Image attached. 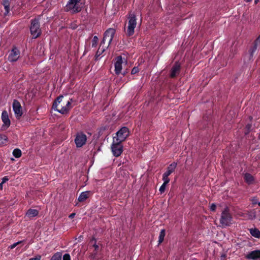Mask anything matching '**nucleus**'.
<instances>
[{"instance_id":"f257e3e1","label":"nucleus","mask_w":260,"mask_h":260,"mask_svg":"<svg viewBox=\"0 0 260 260\" xmlns=\"http://www.w3.org/2000/svg\"><path fill=\"white\" fill-rule=\"evenodd\" d=\"M72 99L68 100L63 95L58 96L54 102L52 108L62 114L67 113L71 109Z\"/></svg>"},{"instance_id":"f03ea898","label":"nucleus","mask_w":260,"mask_h":260,"mask_svg":"<svg viewBox=\"0 0 260 260\" xmlns=\"http://www.w3.org/2000/svg\"><path fill=\"white\" fill-rule=\"evenodd\" d=\"M84 4L83 0H69L66 9L67 11H71L72 13L79 12L83 7Z\"/></svg>"},{"instance_id":"7ed1b4c3","label":"nucleus","mask_w":260,"mask_h":260,"mask_svg":"<svg viewBox=\"0 0 260 260\" xmlns=\"http://www.w3.org/2000/svg\"><path fill=\"white\" fill-rule=\"evenodd\" d=\"M127 26L125 28V32L127 36H132L135 32L137 25V19L134 14H130L128 18Z\"/></svg>"},{"instance_id":"20e7f679","label":"nucleus","mask_w":260,"mask_h":260,"mask_svg":"<svg viewBox=\"0 0 260 260\" xmlns=\"http://www.w3.org/2000/svg\"><path fill=\"white\" fill-rule=\"evenodd\" d=\"M233 217L230 213L229 209L226 208L222 212L220 223L222 226H230L232 224Z\"/></svg>"},{"instance_id":"39448f33","label":"nucleus","mask_w":260,"mask_h":260,"mask_svg":"<svg viewBox=\"0 0 260 260\" xmlns=\"http://www.w3.org/2000/svg\"><path fill=\"white\" fill-rule=\"evenodd\" d=\"M30 31L33 38H37L40 36L41 30L40 27L39 18H35L31 20Z\"/></svg>"},{"instance_id":"423d86ee","label":"nucleus","mask_w":260,"mask_h":260,"mask_svg":"<svg viewBox=\"0 0 260 260\" xmlns=\"http://www.w3.org/2000/svg\"><path fill=\"white\" fill-rule=\"evenodd\" d=\"M111 151L114 156L118 157L120 156L123 152V146L121 142L113 139Z\"/></svg>"},{"instance_id":"0eeeda50","label":"nucleus","mask_w":260,"mask_h":260,"mask_svg":"<svg viewBox=\"0 0 260 260\" xmlns=\"http://www.w3.org/2000/svg\"><path fill=\"white\" fill-rule=\"evenodd\" d=\"M129 135L128 129L126 127H122L116 133V137L113 139L122 142L124 141Z\"/></svg>"},{"instance_id":"6e6552de","label":"nucleus","mask_w":260,"mask_h":260,"mask_svg":"<svg viewBox=\"0 0 260 260\" xmlns=\"http://www.w3.org/2000/svg\"><path fill=\"white\" fill-rule=\"evenodd\" d=\"M115 34V29L113 28H109L105 32L102 44H105L106 40H108V46L112 42L114 36Z\"/></svg>"},{"instance_id":"1a4fd4ad","label":"nucleus","mask_w":260,"mask_h":260,"mask_svg":"<svg viewBox=\"0 0 260 260\" xmlns=\"http://www.w3.org/2000/svg\"><path fill=\"white\" fill-rule=\"evenodd\" d=\"M20 56V52L18 49L14 47L10 52L8 59L10 62H15L19 59Z\"/></svg>"},{"instance_id":"9d476101","label":"nucleus","mask_w":260,"mask_h":260,"mask_svg":"<svg viewBox=\"0 0 260 260\" xmlns=\"http://www.w3.org/2000/svg\"><path fill=\"white\" fill-rule=\"evenodd\" d=\"M13 109L16 118H19L22 115V110L20 103L17 100H14Z\"/></svg>"},{"instance_id":"9b49d317","label":"nucleus","mask_w":260,"mask_h":260,"mask_svg":"<svg viewBox=\"0 0 260 260\" xmlns=\"http://www.w3.org/2000/svg\"><path fill=\"white\" fill-rule=\"evenodd\" d=\"M2 120L3 122L2 128L4 130L8 128L11 124V121L7 111L4 110L2 113Z\"/></svg>"},{"instance_id":"f8f14e48","label":"nucleus","mask_w":260,"mask_h":260,"mask_svg":"<svg viewBox=\"0 0 260 260\" xmlns=\"http://www.w3.org/2000/svg\"><path fill=\"white\" fill-rule=\"evenodd\" d=\"M86 136L83 134H79L77 135L75 142L77 147H81L86 142Z\"/></svg>"},{"instance_id":"ddd939ff","label":"nucleus","mask_w":260,"mask_h":260,"mask_svg":"<svg viewBox=\"0 0 260 260\" xmlns=\"http://www.w3.org/2000/svg\"><path fill=\"white\" fill-rule=\"evenodd\" d=\"M246 258L248 259L260 260V250H254L247 254Z\"/></svg>"},{"instance_id":"4468645a","label":"nucleus","mask_w":260,"mask_h":260,"mask_svg":"<svg viewBox=\"0 0 260 260\" xmlns=\"http://www.w3.org/2000/svg\"><path fill=\"white\" fill-rule=\"evenodd\" d=\"M122 62V58L121 56L116 57L114 66L115 73L117 75L119 74L121 72Z\"/></svg>"},{"instance_id":"2eb2a0df","label":"nucleus","mask_w":260,"mask_h":260,"mask_svg":"<svg viewBox=\"0 0 260 260\" xmlns=\"http://www.w3.org/2000/svg\"><path fill=\"white\" fill-rule=\"evenodd\" d=\"M179 71L180 64L177 62H176L171 69L170 76L172 78L175 77L178 74Z\"/></svg>"},{"instance_id":"dca6fc26","label":"nucleus","mask_w":260,"mask_h":260,"mask_svg":"<svg viewBox=\"0 0 260 260\" xmlns=\"http://www.w3.org/2000/svg\"><path fill=\"white\" fill-rule=\"evenodd\" d=\"M260 46V35L255 41L254 45L252 49L250 50V56H252L257 48Z\"/></svg>"},{"instance_id":"f3484780","label":"nucleus","mask_w":260,"mask_h":260,"mask_svg":"<svg viewBox=\"0 0 260 260\" xmlns=\"http://www.w3.org/2000/svg\"><path fill=\"white\" fill-rule=\"evenodd\" d=\"M250 234L256 238H260V231L257 228H251L249 229Z\"/></svg>"},{"instance_id":"a211bd4d","label":"nucleus","mask_w":260,"mask_h":260,"mask_svg":"<svg viewBox=\"0 0 260 260\" xmlns=\"http://www.w3.org/2000/svg\"><path fill=\"white\" fill-rule=\"evenodd\" d=\"M38 213L39 212L37 210L30 209L27 211L26 215L29 218H33L37 216Z\"/></svg>"},{"instance_id":"6ab92c4d","label":"nucleus","mask_w":260,"mask_h":260,"mask_svg":"<svg viewBox=\"0 0 260 260\" xmlns=\"http://www.w3.org/2000/svg\"><path fill=\"white\" fill-rule=\"evenodd\" d=\"M89 191L82 192L78 197V201L80 202H84L88 197Z\"/></svg>"},{"instance_id":"aec40b11","label":"nucleus","mask_w":260,"mask_h":260,"mask_svg":"<svg viewBox=\"0 0 260 260\" xmlns=\"http://www.w3.org/2000/svg\"><path fill=\"white\" fill-rule=\"evenodd\" d=\"M3 5L5 9V15H7L10 11V1L9 0H3Z\"/></svg>"},{"instance_id":"412c9836","label":"nucleus","mask_w":260,"mask_h":260,"mask_svg":"<svg viewBox=\"0 0 260 260\" xmlns=\"http://www.w3.org/2000/svg\"><path fill=\"white\" fill-rule=\"evenodd\" d=\"M244 179L248 184H251L253 182V177L249 173H246L244 175Z\"/></svg>"},{"instance_id":"4be33fe9","label":"nucleus","mask_w":260,"mask_h":260,"mask_svg":"<svg viewBox=\"0 0 260 260\" xmlns=\"http://www.w3.org/2000/svg\"><path fill=\"white\" fill-rule=\"evenodd\" d=\"M103 44H102V43H101L100 47L99 48V49L98 50V51L96 53V55H95L96 59H97L99 57H100L102 55V54L105 51L106 48L108 47V46H107V47H104L103 46H102V45Z\"/></svg>"},{"instance_id":"5701e85b","label":"nucleus","mask_w":260,"mask_h":260,"mask_svg":"<svg viewBox=\"0 0 260 260\" xmlns=\"http://www.w3.org/2000/svg\"><path fill=\"white\" fill-rule=\"evenodd\" d=\"M165 230H161L159 235V240H158V243L159 244L161 243L164 239V237L165 236Z\"/></svg>"},{"instance_id":"b1692460","label":"nucleus","mask_w":260,"mask_h":260,"mask_svg":"<svg viewBox=\"0 0 260 260\" xmlns=\"http://www.w3.org/2000/svg\"><path fill=\"white\" fill-rule=\"evenodd\" d=\"M13 154L16 158H19L21 155V151L19 149H15L13 151Z\"/></svg>"},{"instance_id":"393cba45","label":"nucleus","mask_w":260,"mask_h":260,"mask_svg":"<svg viewBox=\"0 0 260 260\" xmlns=\"http://www.w3.org/2000/svg\"><path fill=\"white\" fill-rule=\"evenodd\" d=\"M61 254L59 252L55 253L51 258V260H61Z\"/></svg>"},{"instance_id":"a878e982","label":"nucleus","mask_w":260,"mask_h":260,"mask_svg":"<svg viewBox=\"0 0 260 260\" xmlns=\"http://www.w3.org/2000/svg\"><path fill=\"white\" fill-rule=\"evenodd\" d=\"M177 166V164L175 162H173L170 164L168 167L167 168V170H169L171 172H173Z\"/></svg>"},{"instance_id":"bb28decb","label":"nucleus","mask_w":260,"mask_h":260,"mask_svg":"<svg viewBox=\"0 0 260 260\" xmlns=\"http://www.w3.org/2000/svg\"><path fill=\"white\" fill-rule=\"evenodd\" d=\"M98 38L96 36H94L92 40V47H95L97 46L98 42Z\"/></svg>"},{"instance_id":"cd10ccee","label":"nucleus","mask_w":260,"mask_h":260,"mask_svg":"<svg viewBox=\"0 0 260 260\" xmlns=\"http://www.w3.org/2000/svg\"><path fill=\"white\" fill-rule=\"evenodd\" d=\"M91 244H92L93 246L94 247L95 250H98L99 248V246L95 243V240L94 239H92L90 242Z\"/></svg>"},{"instance_id":"c85d7f7f","label":"nucleus","mask_w":260,"mask_h":260,"mask_svg":"<svg viewBox=\"0 0 260 260\" xmlns=\"http://www.w3.org/2000/svg\"><path fill=\"white\" fill-rule=\"evenodd\" d=\"M168 177L169 176H166V175L163 174V176H162V180L164 181L163 183L167 184L169 182L170 179Z\"/></svg>"},{"instance_id":"c756f323","label":"nucleus","mask_w":260,"mask_h":260,"mask_svg":"<svg viewBox=\"0 0 260 260\" xmlns=\"http://www.w3.org/2000/svg\"><path fill=\"white\" fill-rule=\"evenodd\" d=\"M167 184L163 183L160 187L159 190L161 193L165 192Z\"/></svg>"},{"instance_id":"7c9ffc66","label":"nucleus","mask_w":260,"mask_h":260,"mask_svg":"<svg viewBox=\"0 0 260 260\" xmlns=\"http://www.w3.org/2000/svg\"><path fill=\"white\" fill-rule=\"evenodd\" d=\"M139 71V68L138 67H134L131 72L132 74H135L138 73Z\"/></svg>"},{"instance_id":"2f4dec72","label":"nucleus","mask_w":260,"mask_h":260,"mask_svg":"<svg viewBox=\"0 0 260 260\" xmlns=\"http://www.w3.org/2000/svg\"><path fill=\"white\" fill-rule=\"evenodd\" d=\"M63 260H71L70 255L68 253H66L63 256Z\"/></svg>"},{"instance_id":"473e14b6","label":"nucleus","mask_w":260,"mask_h":260,"mask_svg":"<svg viewBox=\"0 0 260 260\" xmlns=\"http://www.w3.org/2000/svg\"><path fill=\"white\" fill-rule=\"evenodd\" d=\"M210 209L211 211H215V210H216V205L214 203H213L210 206Z\"/></svg>"},{"instance_id":"72a5a7b5","label":"nucleus","mask_w":260,"mask_h":260,"mask_svg":"<svg viewBox=\"0 0 260 260\" xmlns=\"http://www.w3.org/2000/svg\"><path fill=\"white\" fill-rule=\"evenodd\" d=\"M20 243H21V241H19L18 242L15 243L11 245L10 247L11 249H13Z\"/></svg>"},{"instance_id":"f704fd0d","label":"nucleus","mask_w":260,"mask_h":260,"mask_svg":"<svg viewBox=\"0 0 260 260\" xmlns=\"http://www.w3.org/2000/svg\"><path fill=\"white\" fill-rule=\"evenodd\" d=\"M41 256L40 255H38L35 257H32L30 258L29 260H41Z\"/></svg>"},{"instance_id":"c9c22d12","label":"nucleus","mask_w":260,"mask_h":260,"mask_svg":"<svg viewBox=\"0 0 260 260\" xmlns=\"http://www.w3.org/2000/svg\"><path fill=\"white\" fill-rule=\"evenodd\" d=\"M8 180H9L8 177L7 176H5L3 178L2 182V183H5V182H6V181H7Z\"/></svg>"},{"instance_id":"e433bc0d","label":"nucleus","mask_w":260,"mask_h":260,"mask_svg":"<svg viewBox=\"0 0 260 260\" xmlns=\"http://www.w3.org/2000/svg\"><path fill=\"white\" fill-rule=\"evenodd\" d=\"M7 137L5 135H0V140H4L5 141H7Z\"/></svg>"},{"instance_id":"4c0bfd02","label":"nucleus","mask_w":260,"mask_h":260,"mask_svg":"<svg viewBox=\"0 0 260 260\" xmlns=\"http://www.w3.org/2000/svg\"><path fill=\"white\" fill-rule=\"evenodd\" d=\"M172 172L169 171V170H167V171L164 174V175L166 176H169Z\"/></svg>"},{"instance_id":"58836bf2","label":"nucleus","mask_w":260,"mask_h":260,"mask_svg":"<svg viewBox=\"0 0 260 260\" xmlns=\"http://www.w3.org/2000/svg\"><path fill=\"white\" fill-rule=\"evenodd\" d=\"M75 215V213H72V214H71L70 215V216H69V218H74V217Z\"/></svg>"},{"instance_id":"ea45409f","label":"nucleus","mask_w":260,"mask_h":260,"mask_svg":"<svg viewBox=\"0 0 260 260\" xmlns=\"http://www.w3.org/2000/svg\"><path fill=\"white\" fill-rule=\"evenodd\" d=\"M252 0H245V2H251ZM258 0H255V3L256 4L257 3Z\"/></svg>"},{"instance_id":"a19ab883","label":"nucleus","mask_w":260,"mask_h":260,"mask_svg":"<svg viewBox=\"0 0 260 260\" xmlns=\"http://www.w3.org/2000/svg\"><path fill=\"white\" fill-rule=\"evenodd\" d=\"M3 184H4V183H2V182H1V183H0V188H1V189H2V188H3Z\"/></svg>"},{"instance_id":"79ce46f5","label":"nucleus","mask_w":260,"mask_h":260,"mask_svg":"<svg viewBox=\"0 0 260 260\" xmlns=\"http://www.w3.org/2000/svg\"><path fill=\"white\" fill-rule=\"evenodd\" d=\"M258 205L259 206H260V202H258Z\"/></svg>"}]
</instances>
